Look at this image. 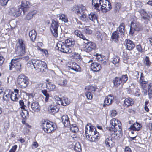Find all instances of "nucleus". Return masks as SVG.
Segmentation results:
<instances>
[{
  "label": "nucleus",
  "mask_w": 152,
  "mask_h": 152,
  "mask_svg": "<svg viewBox=\"0 0 152 152\" xmlns=\"http://www.w3.org/2000/svg\"><path fill=\"white\" fill-rule=\"evenodd\" d=\"M92 5L95 9L103 13L108 11L112 8L108 0H92Z\"/></svg>",
  "instance_id": "obj_1"
},
{
  "label": "nucleus",
  "mask_w": 152,
  "mask_h": 152,
  "mask_svg": "<svg viewBox=\"0 0 152 152\" xmlns=\"http://www.w3.org/2000/svg\"><path fill=\"white\" fill-rule=\"evenodd\" d=\"M86 138L89 141L94 142L99 138V133L96 128L91 126V124H88L85 127Z\"/></svg>",
  "instance_id": "obj_2"
},
{
  "label": "nucleus",
  "mask_w": 152,
  "mask_h": 152,
  "mask_svg": "<svg viewBox=\"0 0 152 152\" xmlns=\"http://www.w3.org/2000/svg\"><path fill=\"white\" fill-rule=\"evenodd\" d=\"M109 130L111 131H114V133L112 134V136L115 137V139L118 138L121 135V124L118 119L113 118L111 120L110 122Z\"/></svg>",
  "instance_id": "obj_3"
},
{
  "label": "nucleus",
  "mask_w": 152,
  "mask_h": 152,
  "mask_svg": "<svg viewBox=\"0 0 152 152\" xmlns=\"http://www.w3.org/2000/svg\"><path fill=\"white\" fill-rule=\"evenodd\" d=\"M25 53V46L23 40L19 39L15 48V53L18 56H22Z\"/></svg>",
  "instance_id": "obj_4"
},
{
  "label": "nucleus",
  "mask_w": 152,
  "mask_h": 152,
  "mask_svg": "<svg viewBox=\"0 0 152 152\" xmlns=\"http://www.w3.org/2000/svg\"><path fill=\"white\" fill-rule=\"evenodd\" d=\"M42 126L44 131L47 133H50L56 129L55 125L49 121L42 120L41 122Z\"/></svg>",
  "instance_id": "obj_5"
},
{
  "label": "nucleus",
  "mask_w": 152,
  "mask_h": 152,
  "mask_svg": "<svg viewBox=\"0 0 152 152\" xmlns=\"http://www.w3.org/2000/svg\"><path fill=\"white\" fill-rule=\"evenodd\" d=\"M18 86L20 88H24L26 87L29 83L28 78L23 74L19 75L17 79Z\"/></svg>",
  "instance_id": "obj_6"
},
{
  "label": "nucleus",
  "mask_w": 152,
  "mask_h": 152,
  "mask_svg": "<svg viewBox=\"0 0 152 152\" xmlns=\"http://www.w3.org/2000/svg\"><path fill=\"white\" fill-rule=\"evenodd\" d=\"M84 43L85 47L83 48V50L86 52L89 53L92 50L95 49L96 47V44L93 42H91L86 38L84 39Z\"/></svg>",
  "instance_id": "obj_7"
},
{
  "label": "nucleus",
  "mask_w": 152,
  "mask_h": 152,
  "mask_svg": "<svg viewBox=\"0 0 152 152\" xmlns=\"http://www.w3.org/2000/svg\"><path fill=\"white\" fill-rule=\"evenodd\" d=\"M56 48L64 53H70L72 52L71 48L61 42H58L57 44Z\"/></svg>",
  "instance_id": "obj_8"
},
{
  "label": "nucleus",
  "mask_w": 152,
  "mask_h": 152,
  "mask_svg": "<svg viewBox=\"0 0 152 152\" xmlns=\"http://www.w3.org/2000/svg\"><path fill=\"white\" fill-rule=\"evenodd\" d=\"M20 60V58L12 60L10 65V69L12 70L13 68H15L17 71H20L21 69Z\"/></svg>",
  "instance_id": "obj_9"
},
{
  "label": "nucleus",
  "mask_w": 152,
  "mask_h": 152,
  "mask_svg": "<svg viewBox=\"0 0 152 152\" xmlns=\"http://www.w3.org/2000/svg\"><path fill=\"white\" fill-rule=\"evenodd\" d=\"M59 27L58 23L56 20H53L50 28L53 35L55 37L58 36V29Z\"/></svg>",
  "instance_id": "obj_10"
},
{
  "label": "nucleus",
  "mask_w": 152,
  "mask_h": 152,
  "mask_svg": "<svg viewBox=\"0 0 152 152\" xmlns=\"http://www.w3.org/2000/svg\"><path fill=\"white\" fill-rule=\"evenodd\" d=\"M86 10V7L82 5H75L73 6L72 8V11L78 16H80V14L84 13Z\"/></svg>",
  "instance_id": "obj_11"
},
{
  "label": "nucleus",
  "mask_w": 152,
  "mask_h": 152,
  "mask_svg": "<svg viewBox=\"0 0 152 152\" xmlns=\"http://www.w3.org/2000/svg\"><path fill=\"white\" fill-rule=\"evenodd\" d=\"M31 62L33 64L34 68L36 69H38L39 67L41 66L40 64H42L43 68L40 69L41 70L43 71L44 69L46 67V63L44 61H41L38 60L37 59H32L31 61Z\"/></svg>",
  "instance_id": "obj_12"
},
{
  "label": "nucleus",
  "mask_w": 152,
  "mask_h": 152,
  "mask_svg": "<svg viewBox=\"0 0 152 152\" xmlns=\"http://www.w3.org/2000/svg\"><path fill=\"white\" fill-rule=\"evenodd\" d=\"M48 110L50 113L55 114L59 111L58 105L56 103L53 102L50 104Z\"/></svg>",
  "instance_id": "obj_13"
},
{
  "label": "nucleus",
  "mask_w": 152,
  "mask_h": 152,
  "mask_svg": "<svg viewBox=\"0 0 152 152\" xmlns=\"http://www.w3.org/2000/svg\"><path fill=\"white\" fill-rule=\"evenodd\" d=\"M22 11V9H21L13 7L10 9L9 13L11 16L17 17L20 15Z\"/></svg>",
  "instance_id": "obj_14"
},
{
  "label": "nucleus",
  "mask_w": 152,
  "mask_h": 152,
  "mask_svg": "<svg viewBox=\"0 0 152 152\" xmlns=\"http://www.w3.org/2000/svg\"><path fill=\"white\" fill-rule=\"evenodd\" d=\"M91 63V69L94 72H98L101 69L100 64L96 62H93L92 60H90L88 62V63Z\"/></svg>",
  "instance_id": "obj_15"
},
{
  "label": "nucleus",
  "mask_w": 152,
  "mask_h": 152,
  "mask_svg": "<svg viewBox=\"0 0 152 152\" xmlns=\"http://www.w3.org/2000/svg\"><path fill=\"white\" fill-rule=\"evenodd\" d=\"M140 28V23L132 22L131 25L129 34H133L134 32V31H138Z\"/></svg>",
  "instance_id": "obj_16"
},
{
  "label": "nucleus",
  "mask_w": 152,
  "mask_h": 152,
  "mask_svg": "<svg viewBox=\"0 0 152 152\" xmlns=\"http://www.w3.org/2000/svg\"><path fill=\"white\" fill-rule=\"evenodd\" d=\"M112 138L114 137L113 139H112L111 137H109L107 138L105 141V144L107 146L109 147H112L114 145V140L115 139V137H116V136L115 135V137H114L112 135ZM118 137L116 139H118Z\"/></svg>",
  "instance_id": "obj_17"
},
{
  "label": "nucleus",
  "mask_w": 152,
  "mask_h": 152,
  "mask_svg": "<svg viewBox=\"0 0 152 152\" xmlns=\"http://www.w3.org/2000/svg\"><path fill=\"white\" fill-rule=\"evenodd\" d=\"M31 107L32 111L34 112H39L40 110V106L37 102H32L31 104Z\"/></svg>",
  "instance_id": "obj_18"
},
{
  "label": "nucleus",
  "mask_w": 152,
  "mask_h": 152,
  "mask_svg": "<svg viewBox=\"0 0 152 152\" xmlns=\"http://www.w3.org/2000/svg\"><path fill=\"white\" fill-rule=\"evenodd\" d=\"M19 90L17 89H15L14 92H11L10 98L13 101H17L18 100Z\"/></svg>",
  "instance_id": "obj_19"
},
{
  "label": "nucleus",
  "mask_w": 152,
  "mask_h": 152,
  "mask_svg": "<svg viewBox=\"0 0 152 152\" xmlns=\"http://www.w3.org/2000/svg\"><path fill=\"white\" fill-rule=\"evenodd\" d=\"M30 6V3L28 2L25 0L23 1L21 4L22 8H20L22 9V11H23V13H24L25 12L27 11L28 10Z\"/></svg>",
  "instance_id": "obj_20"
},
{
  "label": "nucleus",
  "mask_w": 152,
  "mask_h": 152,
  "mask_svg": "<svg viewBox=\"0 0 152 152\" xmlns=\"http://www.w3.org/2000/svg\"><path fill=\"white\" fill-rule=\"evenodd\" d=\"M62 122L64 126L65 127H68L69 126L70 124V122L69 120V118L66 115H63L61 118Z\"/></svg>",
  "instance_id": "obj_21"
},
{
  "label": "nucleus",
  "mask_w": 152,
  "mask_h": 152,
  "mask_svg": "<svg viewBox=\"0 0 152 152\" xmlns=\"http://www.w3.org/2000/svg\"><path fill=\"white\" fill-rule=\"evenodd\" d=\"M142 127V126L141 124L136 122L131 125L129 128L130 129L133 131H139L140 129Z\"/></svg>",
  "instance_id": "obj_22"
},
{
  "label": "nucleus",
  "mask_w": 152,
  "mask_h": 152,
  "mask_svg": "<svg viewBox=\"0 0 152 152\" xmlns=\"http://www.w3.org/2000/svg\"><path fill=\"white\" fill-rule=\"evenodd\" d=\"M126 48L129 50H132L135 47V44L131 40L127 39L126 41Z\"/></svg>",
  "instance_id": "obj_23"
},
{
  "label": "nucleus",
  "mask_w": 152,
  "mask_h": 152,
  "mask_svg": "<svg viewBox=\"0 0 152 152\" xmlns=\"http://www.w3.org/2000/svg\"><path fill=\"white\" fill-rule=\"evenodd\" d=\"M113 99V96L111 95H109L106 96L104 101V106L105 104L107 105H110L112 103Z\"/></svg>",
  "instance_id": "obj_24"
},
{
  "label": "nucleus",
  "mask_w": 152,
  "mask_h": 152,
  "mask_svg": "<svg viewBox=\"0 0 152 152\" xmlns=\"http://www.w3.org/2000/svg\"><path fill=\"white\" fill-rule=\"evenodd\" d=\"M72 144L73 145H72V146L70 147V148H72L74 149L76 151L80 152L81 151V144L79 142H77L75 144L73 143L72 144H70V145H72Z\"/></svg>",
  "instance_id": "obj_25"
},
{
  "label": "nucleus",
  "mask_w": 152,
  "mask_h": 152,
  "mask_svg": "<svg viewBox=\"0 0 152 152\" xmlns=\"http://www.w3.org/2000/svg\"><path fill=\"white\" fill-rule=\"evenodd\" d=\"M46 87L48 90L50 91H56V88L55 85L52 82H48L46 84Z\"/></svg>",
  "instance_id": "obj_26"
},
{
  "label": "nucleus",
  "mask_w": 152,
  "mask_h": 152,
  "mask_svg": "<svg viewBox=\"0 0 152 152\" xmlns=\"http://www.w3.org/2000/svg\"><path fill=\"white\" fill-rule=\"evenodd\" d=\"M120 34L119 33V31L118 30L115 31L112 33V39L115 42H117L118 40V39L119 37Z\"/></svg>",
  "instance_id": "obj_27"
},
{
  "label": "nucleus",
  "mask_w": 152,
  "mask_h": 152,
  "mask_svg": "<svg viewBox=\"0 0 152 152\" xmlns=\"http://www.w3.org/2000/svg\"><path fill=\"white\" fill-rule=\"evenodd\" d=\"M70 68L71 69L76 72H80L81 71V69L80 66L75 63H72V66L70 67Z\"/></svg>",
  "instance_id": "obj_28"
},
{
  "label": "nucleus",
  "mask_w": 152,
  "mask_h": 152,
  "mask_svg": "<svg viewBox=\"0 0 152 152\" xmlns=\"http://www.w3.org/2000/svg\"><path fill=\"white\" fill-rule=\"evenodd\" d=\"M124 23H122L120 24L118 29L117 30H118L119 31V33L120 34L121 37H123L124 36Z\"/></svg>",
  "instance_id": "obj_29"
},
{
  "label": "nucleus",
  "mask_w": 152,
  "mask_h": 152,
  "mask_svg": "<svg viewBox=\"0 0 152 152\" xmlns=\"http://www.w3.org/2000/svg\"><path fill=\"white\" fill-rule=\"evenodd\" d=\"M113 83L114 86L117 87L118 86L121 84H122V81L121 80V79L119 77H115L113 80Z\"/></svg>",
  "instance_id": "obj_30"
},
{
  "label": "nucleus",
  "mask_w": 152,
  "mask_h": 152,
  "mask_svg": "<svg viewBox=\"0 0 152 152\" xmlns=\"http://www.w3.org/2000/svg\"><path fill=\"white\" fill-rule=\"evenodd\" d=\"M70 103L69 100L66 97H63L61 99L60 103L63 106H66L67 105L69 104Z\"/></svg>",
  "instance_id": "obj_31"
},
{
  "label": "nucleus",
  "mask_w": 152,
  "mask_h": 152,
  "mask_svg": "<svg viewBox=\"0 0 152 152\" xmlns=\"http://www.w3.org/2000/svg\"><path fill=\"white\" fill-rule=\"evenodd\" d=\"M88 17L91 21L95 22L97 20V16L96 14L94 13L91 12L88 15Z\"/></svg>",
  "instance_id": "obj_32"
},
{
  "label": "nucleus",
  "mask_w": 152,
  "mask_h": 152,
  "mask_svg": "<svg viewBox=\"0 0 152 152\" xmlns=\"http://www.w3.org/2000/svg\"><path fill=\"white\" fill-rule=\"evenodd\" d=\"M11 92V91L10 90L5 91L3 97V99L4 100L7 101L9 99L10 97Z\"/></svg>",
  "instance_id": "obj_33"
},
{
  "label": "nucleus",
  "mask_w": 152,
  "mask_h": 152,
  "mask_svg": "<svg viewBox=\"0 0 152 152\" xmlns=\"http://www.w3.org/2000/svg\"><path fill=\"white\" fill-rule=\"evenodd\" d=\"M36 33L35 31L33 30L30 31L29 33V36L31 39L32 41L36 39Z\"/></svg>",
  "instance_id": "obj_34"
},
{
  "label": "nucleus",
  "mask_w": 152,
  "mask_h": 152,
  "mask_svg": "<svg viewBox=\"0 0 152 152\" xmlns=\"http://www.w3.org/2000/svg\"><path fill=\"white\" fill-rule=\"evenodd\" d=\"M124 103L125 105L128 107L134 103V102L132 99L130 98H126L124 101Z\"/></svg>",
  "instance_id": "obj_35"
},
{
  "label": "nucleus",
  "mask_w": 152,
  "mask_h": 152,
  "mask_svg": "<svg viewBox=\"0 0 152 152\" xmlns=\"http://www.w3.org/2000/svg\"><path fill=\"white\" fill-rule=\"evenodd\" d=\"M140 13L142 17L144 19H149V16L147 14L146 12L143 10H141L140 11Z\"/></svg>",
  "instance_id": "obj_36"
},
{
  "label": "nucleus",
  "mask_w": 152,
  "mask_h": 152,
  "mask_svg": "<svg viewBox=\"0 0 152 152\" xmlns=\"http://www.w3.org/2000/svg\"><path fill=\"white\" fill-rule=\"evenodd\" d=\"M59 19L61 20L62 21L65 23L68 22V19L65 15L62 14H60L58 15Z\"/></svg>",
  "instance_id": "obj_37"
},
{
  "label": "nucleus",
  "mask_w": 152,
  "mask_h": 152,
  "mask_svg": "<svg viewBox=\"0 0 152 152\" xmlns=\"http://www.w3.org/2000/svg\"><path fill=\"white\" fill-rule=\"evenodd\" d=\"M83 31L84 32L88 34H91L93 30L92 28L90 27L86 26L83 29Z\"/></svg>",
  "instance_id": "obj_38"
},
{
  "label": "nucleus",
  "mask_w": 152,
  "mask_h": 152,
  "mask_svg": "<svg viewBox=\"0 0 152 152\" xmlns=\"http://www.w3.org/2000/svg\"><path fill=\"white\" fill-rule=\"evenodd\" d=\"M70 57L72 58L80 59L81 58V56L78 53L74 52L72 53L70 55Z\"/></svg>",
  "instance_id": "obj_39"
},
{
  "label": "nucleus",
  "mask_w": 152,
  "mask_h": 152,
  "mask_svg": "<svg viewBox=\"0 0 152 152\" xmlns=\"http://www.w3.org/2000/svg\"><path fill=\"white\" fill-rule=\"evenodd\" d=\"M72 20L75 23H77V27L78 28L81 29L83 28V26L82 25L81 22L79 21L78 19L75 18H73Z\"/></svg>",
  "instance_id": "obj_40"
},
{
  "label": "nucleus",
  "mask_w": 152,
  "mask_h": 152,
  "mask_svg": "<svg viewBox=\"0 0 152 152\" xmlns=\"http://www.w3.org/2000/svg\"><path fill=\"white\" fill-rule=\"evenodd\" d=\"M74 34L77 37H79L80 38L82 39L83 40L85 39L86 38L82 34L81 32L79 30H75L74 31Z\"/></svg>",
  "instance_id": "obj_41"
},
{
  "label": "nucleus",
  "mask_w": 152,
  "mask_h": 152,
  "mask_svg": "<svg viewBox=\"0 0 152 152\" xmlns=\"http://www.w3.org/2000/svg\"><path fill=\"white\" fill-rule=\"evenodd\" d=\"M139 83L140 85H142V84H146L147 83V82L145 80L143 74L142 73H141Z\"/></svg>",
  "instance_id": "obj_42"
},
{
  "label": "nucleus",
  "mask_w": 152,
  "mask_h": 152,
  "mask_svg": "<svg viewBox=\"0 0 152 152\" xmlns=\"http://www.w3.org/2000/svg\"><path fill=\"white\" fill-rule=\"evenodd\" d=\"M64 43L68 46L71 48L72 46L74 45V42L72 41L70 39H67L65 40Z\"/></svg>",
  "instance_id": "obj_43"
},
{
  "label": "nucleus",
  "mask_w": 152,
  "mask_h": 152,
  "mask_svg": "<svg viewBox=\"0 0 152 152\" xmlns=\"http://www.w3.org/2000/svg\"><path fill=\"white\" fill-rule=\"evenodd\" d=\"M79 16L80 19L83 21L85 22L86 23L88 22V20L87 18L86 15L84 14V13H83L82 14H80Z\"/></svg>",
  "instance_id": "obj_44"
},
{
  "label": "nucleus",
  "mask_w": 152,
  "mask_h": 152,
  "mask_svg": "<svg viewBox=\"0 0 152 152\" xmlns=\"http://www.w3.org/2000/svg\"><path fill=\"white\" fill-rule=\"evenodd\" d=\"M96 88L93 86H88L86 87L85 88V90L88 91V92H94L96 90Z\"/></svg>",
  "instance_id": "obj_45"
},
{
  "label": "nucleus",
  "mask_w": 152,
  "mask_h": 152,
  "mask_svg": "<svg viewBox=\"0 0 152 152\" xmlns=\"http://www.w3.org/2000/svg\"><path fill=\"white\" fill-rule=\"evenodd\" d=\"M70 130L72 132L74 133H76L78 131V129L75 124H73L70 126Z\"/></svg>",
  "instance_id": "obj_46"
},
{
  "label": "nucleus",
  "mask_w": 152,
  "mask_h": 152,
  "mask_svg": "<svg viewBox=\"0 0 152 152\" xmlns=\"http://www.w3.org/2000/svg\"><path fill=\"white\" fill-rule=\"evenodd\" d=\"M42 92L43 94L46 97L45 99V101H48L49 98V94L48 93L47 91L46 90H42Z\"/></svg>",
  "instance_id": "obj_47"
},
{
  "label": "nucleus",
  "mask_w": 152,
  "mask_h": 152,
  "mask_svg": "<svg viewBox=\"0 0 152 152\" xmlns=\"http://www.w3.org/2000/svg\"><path fill=\"white\" fill-rule=\"evenodd\" d=\"M120 61V58L118 56H115L113 57L112 60V63L114 64H118Z\"/></svg>",
  "instance_id": "obj_48"
},
{
  "label": "nucleus",
  "mask_w": 152,
  "mask_h": 152,
  "mask_svg": "<svg viewBox=\"0 0 152 152\" xmlns=\"http://www.w3.org/2000/svg\"><path fill=\"white\" fill-rule=\"evenodd\" d=\"M121 79V80L122 81V84L125 83L128 80V77L126 75H123L121 77H120Z\"/></svg>",
  "instance_id": "obj_49"
},
{
  "label": "nucleus",
  "mask_w": 152,
  "mask_h": 152,
  "mask_svg": "<svg viewBox=\"0 0 152 152\" xmlns=\"http://www.w3.org/2000/svg\"><path fill=\"white\" fill-rule=\"evenodd\" d=\"M96 37L98 40L99 41H102L103 39L102 34L100 32H98L96 34Z\"/></svg>",
  "instance_id": "obj_50"
},
{
  "label": "nucleus",
  "mask_w": 152,
  "mask_h": 152,
  "mask_svg": "<svg viewBox=\"0 0 152 152\" xmlns=\"http://www.w3.org/2000/svg\"><path fill=\"white\" fill-rule=\"evenodd\" d=\"M85 95L88 99L91 100L92 99L93 96L90 92L86 91Z\"/></svg>",
  "instance_id": "obj_51"
},
{
  "label": "nucleus",
  "mask_w": 152,
  "mask_h": 152,
  "mask_svg": "<svg viewBox=\"0 0 152 152\" xmlns=\"http://www.w3.org/2000/svg\"><path fill=\"white\" fill-rule=\"evenodd\" d=\"M54 99H55L56 101L57 102H56L57 103V104H58V105L60 104L61 100V99L58 96H54Z\"/></svg>",
  "instance_id": "obj_52"
},
{
  "label": "nucleus",
  "mask_w": 152,
  "mask_h": 152,
  "mask_svg": "<svg viewBox=\"0 0 152 152\" xmlns=\"http://www.w3.org/2000/svg\"><path fill=\"white\" fill-rule=\"evenodd\" d=\"M43 45V44L42 43L40 42H38L36 46V47L37 48V49L38 50H40V49H42L41 48L42 47Z\"/></svg>",
  "instance_id": "obj_53"
},
{
  "label": "nucleus",
  "mask_w": 152,
  "mask_h": 152,
  "mask_svg": "<svg viewBox=\"0 0 152 152\" xmlns=\"http://www.w3.org/2000/svg\"><path fill=\"white\" fill-rule=\"evenodd\" d=\"M67 83V81L66 79L61 80L59 83V84L62 86H64Z\"/></svg>",
  "instance_id": "obj_54"
},
{
  "label": "nucleus",
  "mask_w": 152,
  "mask_h": 152,
  "mask_svg": "<svg viewBox=\"0 0 152 152\" xmlns=\"http://www.w3.org/2000/svg\"><path fill=\"white\" fill-rule=\"evenodd\" d=\"M110 116L112 117L116 116L117 114L116 111L114 110H113L110 111Z\"/></svg>",
  "instance_id": "obj_55"
},
{
  "label": "nucleus",
  "mask_w": 152,
  "mask_h": 152,
  "mask_svg": "<svg viewBox=\"0 0 152 152\" xmlns=\"http://www.w3.org/2000/svg\"><path fill=\"white\" fill-rule=\"evenodd\" d=\"M145 63L147 65V66H148V67H149L151 65V63L149 61V58L147 56L145 57Z\"/></svg>",
  "instance_id": "obj_56"
},
{
  "label": "nucleus",
  "mask_w": 152,
  "mask_h": 152,
  "mask_svg": "<svg viewBox=\"0 0 152 152\" xmlns=\"http://www.w3.org/2000/svg\"><path fill=\"white\" fill-rule=\"evenodd\" d=\"M39 145L37 141L33 142L31 145L32 149H34L38 147Z\"/></svg>",
  "instance_id": "obj_57"
},
{
  "label": "nucleus",
  "mask_w": 152,
  "mask_h": 152,
  "mask_svg": "<svg viewBox=\"0 0 152 152\" xmlns=\"http://www.w3.org/2000/svg\"><path fill=\"white\" fill-rule=\"evenodd\" d=\"M39 51H40V52L42 54L44 55L45 56H47V55L48 52L47 50L46 49H40Z\"/></svg>",
  "instance_id": "obj_58"
},
{
  "label": "nucleus",
  "mask_w": 152,
  "mask_h": 152,
  "mask_svg": "<svg viewBox=\"0 0 152 152\" xmlns=\"http://www.w3.org/2000/svg\"><path fill=\"white\" fill-rule=\"evenodd\" d=\"M9 0H1L0 1L1 4L2 6H5L7 5Z\"/></svg>",
  "instance_id": "obj_59"
},
{
  "label": "nucleus",
  "mask_w": 152,
  "mask_h": 152,
  "mask_svg": "<svg viewBox=\"0 0 152 152\" xmlns=\"http://www.w3.org/2000/svg\"><path fill=\"white\" fill-rule=\"evenodd\" d=\"M19 104L20 106V108L22 109H25V106L24 105L23 101L21 100L19 101Z\"/></svg>",
  "instance_id": "obj_60"
},
{
  "label": "nucleus",
  "mask_w": 152,
  "mask_h": 152,
  "mask_svg": "<svg viewBox=\"0 0 152 152\" xmlns=\"http://www.w3.org/2000/svg\"><path fill=\"white\" fill-rule=\"evenodd\" d=\"M40 65H41V66L40 67H39V69H37V70H38V72H45V70L46 69L47 67V65H46V67L45 68V69H44V70H43V71H42L41 70V69H43V66H42L43 65H42V64H40Z\"/></svg>",
  "instance_id": "obj_61"
},
{
  "label": "nucleus",
  "mask_w": 152,
  "mask_h": 152,
  "mask_svg": "<svg viewBox=\"0 0 152 152\" xmlns=\"http://www.w3.org/2000/svg\"><path fill=\"white\" fill-rule=\"evenodd\" d=\"M17 148V146L16 145H15L14 146L12 147L11 149H10L9 152H15Z\"/></svg>",
  "instance_id": "obj_62"
},
{
  "label": "nucleus",
  "mask_w": 152,
  "mask_h": 152,
  "mask_svg": "<svg viewBox=\"0 0 152 152\" xmlns=\"http://www.w3.org/2000/svg\"><path fill=\"white\" fill-rule=\"evenodd\" d=\"M33 17V16L31 15V14L29 12L26 16V19L28 20H29L31 19Z\"/></svg>",
  "instance_id": "obj_63"
},
{
  "label": "nucleus",
  "mask_w": 152,
  "mask_h": 152,
  "mask_svg": "<svg viewBox=\"0 0 152 152\" xmlns=\"http://www.w3.org/2000/svg\"><path fill=\"white\" fill-rule=\"evenodd\" d=\"M148 91H151L152 90V83H150L148 84Z\"/></svg>",
  "instance_id": "obj_64"
}]
</instances>
